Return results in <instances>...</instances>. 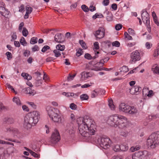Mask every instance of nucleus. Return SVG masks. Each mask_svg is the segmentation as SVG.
<instances>
[{
	"instance_id": "1",
	"label": "nucleus",
	"mask_w": 159,
	"mask_h": 159,
	"mask_svg": "<svg viewBox=\"0 0 159 159\" xmlns=\"http://www.w3.org/2000/svg\"><path fill=\"white\" fill-rule=\"evenodd\" d=\"M77 122L80 134L87 139H90L95 134L96 126L93 120L87 116L77 119Z\"/></svg>"
},
{
	"instance_id": "2",
	"label": "nucleus",
	"mask_w": 159,
	"mask_h": 159,
	"mask_svg": "<svg viewBox=\"0 0 159 159\" xmlns=\"http://www.w3.org/2000/svg\"><path fill=\"white\" fill-rule=\"evenodd\" d=\"M109 125L115 127L123 129L127 125L126 118L123 116L114 114L110 116L107 120Z\"/></svg>"
},
{
	"instance_id": "3",
	"label": "nucleus",
	"mask_w": 159,
	"mask_h": 159,
	"mask_svg": "<svg viewBox=\"0 0 159 159\" xmlns=\"http://www.w3.org/2000/svg\"><path fill=\"white\" fill-rule=\"evenodd\" d=\"M39 117L40 114L38 111H34L29 113L24 118L25 127L27 129L30 128L38 123Z\"/></svg>"
},
{
	"instance_id": "4",
	"label": "nucleus",
	"mask_w": 159,
	"mask_h": 159,
	"mask_svg": "<svg viewBox=\"0 0 159 159\" xmlns=\"http://www.w3.org/2000/svg\"><path fill=\"white\" fill-rule=\"evenodd\" d=\"M97 146H100L102 148L107 149L110 146L111 141L110 139L106 136H97L93 139Z\"/></svg>"
},
{
	"instance_id": "5",
	"label": "nucleus",
	"mask_w": 159,
	"mask_h": 159,
	"mask_svg": "<svg viewBox=\"0 0 159 159\" xmlns=\"http://www.w3.org/2000/svg\"><path fill=\"white\" fill-rule=\"evenodd\" d=\"M147 145L152 149L159 145V131L152 133L147 139Z\"/></svg>"
},
{
	"instance_id": "6",
	"label": "nucleus",
	"mask_w": 159,
	"mask_h": 159,
	"mask_svg": "<svg viewBox=\"0 0 159 159\" xmlns=\"http://www.w3.org/2000/svg\"><path fill=\"white\" fill-rule=\"evenodd\" d=\"M48 115L55 122L60 123L61 122L62 118L58 113L59 111L57 108L50 107L47 109Z\"/></svg>"
},
{
	"instance_id": "7",
	"label": "nucleus",
	"mask_w": 159,
	"mask_h": 159,
	"mask_svg": "<svg viewBox=\"0 0 159 159\" xmlns=\"http://www.w3.org/2000/svg\"><path fill=\"white\" fill-rule=\"evenodd\" d=\"M119 108L120 111L128 113L131 114H136L138 111L137 109L134 106H129L124 103H120L119 106Z\"/></svg>"
},
{
	"instance_id": "8",
	"label": "nucleus",
	"mask_w": 159,
	"mask_h": 159,
	"mask_svg": "<svg viewBox=\"0 0 159 159\" xmlns=\"http://www.w3.org/2000/svg\"><path fill=\"white\" fill-rule=\"evenodd\" d=\"M130 57L129 62L131 64L135 63L137 61H139L141 59L140 54L137 50L132 52L130 53Z\"/></svg>"
},
{
	"instance_id": "9",
	"label": "nucleus",
	"mask_w": 159,
	"mask_h": 159,
	"mask_svg": "<svg viewBox=\"0 0 159 159\" xmlns=\"http://www.w3.org/2000/svg\"><path fill=\"white\" fill-rule=\"evenodd\" d=\"M148 155L147 151H139L132 154V159H146Z\"/></svg>"
},
{
	"instance_id": "10",
	"label": "nucleus",
	"mask_w": 159,
	"mask_h": 159,
	"mask_svg": "<svg viewBox=\"0 0 159 159\" xmlns=\"http://www.w3.org/2000/svg\"><path fill=\"white\" fill-rule=\"evenodd\" d=\"M60 140V136L58 131L56 129L52 133L50 139V143L55 144Z\"/></svg>"
},
{
	"instance_id": "11",
	"label": "nucleus",
	"mask_w": 159,
	"mask_h": 159,
	"mask_svg": "<svg viewBox=\"0 0 159 159\" xmlns=\"http://www.w3.org/2000/svg\"><path fill=\"white\" fill-rule=\"evenodd\" d=\"M141 17L143 22L146 24H149L150 20L149 15L147 11L145 10H143L141 13Z\"/></svg>"
},
{
	"instance_id": "12",
	"label": "nucleus",
	"mask_w": 159,
	"mask_h": 159,
	"mask_svg": "<svg viewBox=\"0 0 159 159\" xmlns=\"http://www.w3.org/2000/svg\"><path fill=\"white\" fill-rule=\"evenodd\" d=\"M105 34V31L104 28L101 27L98 30L96 31L94 34L97 38L100 39L104 37Z\"/></svg>"
},
{
	"instance_id": "13",
	"label": "nucleus",
	"mask_w": 159,
	"mask_h": 159,
	"mask_svg": "<svg viewBox=\"0 0 159 159\" xmlns=\"http://www.w3.org/2000/svg\"><path fill=\"white\" fill-rule=\"evenodd\" d=\"M129 90L130 93L137 95L141 90V88L139 86H135Z\"/></svg>"
},
{
	"instance_id": "14",
	"label": "nucleus",
	"mask_w": 159,
	"mask_h": 159,
	"mask_svg": "<svg viewBox=\"0 0 159 159\" xmlns=\"http://www.w3.org/2000/svg\"><path fill=\"white\" fill-rule=\"evenodd\" d=\"M62 34L61 33L55 35L54 37L55 41L58 43H63L64 41V39L62 38Z\"/></svg>"
},
{
	"instance_id": "15",
	"label": "nucleus",
	"mask_w": 159,
	"mask_h": 159,
	"mask_svg": "<svg viewBox=\"0 0 159 159\" xmlns=\"http://www.w3.org/2000/svg\"><path fill=\"white\" fill-rule=\"evenodd\" d=\"M81 75V79L82 80H85L87 79L89 77L92 76L91 74L89 72H85L84 71L82 72Z\"/></svg>"
},
{
	"instance_id": "16",
	"label": "nucleus",
	"mask_w": 159,
	"mask_h": 159,
	"mask_svg": "<svg viewBox=\"0 0 159 159\" xmlns=\"http://www.w3.org/2000/svg\"><path fill=\"white\" fill-rule=\"evenodd\" d=\"M24 90L26 94H29L30 96H33L36 93V91L34 90H32L29 87L25 88Z\"/></svg>"
},
{
	"instance_id": "17",
	"label": "nucleus",
	"mask_w": 159,
	"mask_h": 159,
	"mask_svg": "<svg viewBox=\"0 0 159 159\" xmlns=\"http://www.w3.org/2000/svg\"><path fill=\"white\" fill-rule=\"evenodd\" d=\"M5 131L7 132L12 133L14 134H17L19 132L17 129L12 127L6 128Z\"/></svg>"
},
{
	"instance_id": "18",
	"label": "nucleus",
	"mask_w": 159,
	"mask_h": 159,
	"mask_svg": "<svg viewBox=\"0 0 159 159\" xmlns=\"http://www.w3.org/2000/svg\"><path fill=\"white\" fill-rule=\"evenodd\" d=\"M104 14H106L108 16H107V20L109 21H111L113 19V15L111 12H109L108 10H106L104 12Z\"/></svg>"
},
{
	"instance_id": "19",
	"label": "nucleus",
	"mask_w": 159,
	"mask_h": 159,
	"mask_svg": "<svg viewBox=\"0 0 159 159\" xmlns=\"http://www.w3.org/2000/svg\"><path fill=\"white\" fill-rule=\"evenodd\" d=\"M120 150L123 151H127L129 148L128 145L125 143L120 145Z\"/></svg>"
},
{
	"instance_id": "20",
	"label": "nucleus",
	"mask_w": 159,
	"mask_h": 159,
	"mask_svg": "<svg viewBox=\"0 0 159 159\" xmlns=\"http://www.w3.org/2000/svg\"><path fill=\"white\" fill-rule=\"evenodd\" d=\"M69 126L66 129L67 132L70 134H72L74 133V128L73 127V125H70V126L69 125H67V127Z\"/></svg>"
},
{
	"instance_id": "21",
	"label": "nucleus",
	"mask_w": 159,
	"mask_h": 159,
	"mask_svg": "<svg viewBox=\"0 0 159 159\" xmlns=\"http://www.w3.org/2000/svg\"><path fill=\"white\" fill-rule=\"evenodd\" d=\"M14 122V120L12 118H5L4 120V123L7 124H11Z\"/></svg>"
},
{
	"instance_id": "22",
	"label": "nucleus",
	"mask_w": 159,
	"mask_h": 159,
	"mask_svg": "<svg viewBox=\"0 0 159 159\" xmlns=\"http://www.w3.org/2000/svg\"><path fill=\"white\" fill-rule=\"evenodd\" d=\"M108 106L111 110H113L115 109V106L111 99H109L108 100Z\"/></svg>"
},
{
	"instance_id": "23",
	"label": "nucleus",
	"mask_w": 159,
	"mask_h": 159,
	"mask_svg": "<svg viewBox=\"0 0 159 159\" xmlns=\"http://www.w3.org/2000/svg\"><path fill=\"white\" fill-rule=\"evenodd\" d=\"M56 48L58 50L62 51L64 50L65 46L64 45H62L60 44H59L56 46Z\"/></svg>"
},
{
	"instance_id": "24",
	"label": "nucleus",
	"mask_w": 159,
	"mask_h": 159,
	"mask_svg": "<svg viewBox=\"0 0 159 159\" xmlns=\"http://www.w3.org/2000/svg\"><path fill=\"white\" fill-rule=\"evenodd\" d=\"M13 101L17 105H21L20 101L18 97H14L13 99Z\"/></svg>"
},
{
	"instance_id": "25",
	"label": "nucleus",
	"mask_w": 159,
	"mask_h": 159,
	"mask_svg": "<svg viewBox=\"0 0 159 159\" xmlns=\"http://www.w3.org/2000/svg\"><path fill=\"white\" fill-rule=\"evenodd\" d=\"M103 17V15L101 13H96L92 16V18L93 20H95L97 18H102Z\"/></svg>"
},
{
	"instance_id": "26",
	"label": "nucleus",
	"mask_w": 159,
	"mask_h": 159,
	"mask_svg": "<svg viewBox=\"0 0 159 159\" xmlns=\"http://www.w3.org/2000/svg\"><path fill=\"white\" fill-rule=\"evenodd\" d=\"M80 98L82 101L87 100L89 98V96L86 94H83L80 96Z\"/></svg>"
},
{
	"instance_id": "27",
	"label": "nucleus",
	"mask_w": 159,
	"mask_h": 159,
	"mask_svg": "<svg viewBox=\"0 0 159 159\" xmlns=\"http://www.w3.org/2000/svg\"><path fill=\"white\" fill-rule=\"evenodd\" d=\"M20 42L21 44L23 46H25L27 45V42L24 37H22L20 39Z\"/></svg>"
},
{
	"instance_id": "28",
	"label": "nucleus",
	"mask_w": 159,
	"mask_h": 159,
	"mask_svg": "<svg viewBox=\"0 0 159 159\" xmlns=\"http://www.w3.org/2000/svg\"><path fill=\"white\" fill-rule=\"evenodd\" d=\"M121 71H123L125 73L127 72L129 70V69L127 66H123L120 69Z\"/></svg>"
},
{
	"instance_id": "29",
	"label": "nucleus",
	"mask_w": 159,
	"mask_h": 159,
	"mask_svg": "<svg viewBox=\"0 0 159 159\" xmlns=\"http://www.w3.org/2000/svg\"><path fill=\"white\" fill-rule=\"evenodd\" d=\"M10 13L9 11H8V10L6 9L3 12V13H2L1 15L6 18L8 17V16Z\"/></svg>"
},
{
	"instance_id": "30",
	"label": "nucleus",
	"mask_w": 159,
	"mask_h": 159,
	"mask_svg": "<svg viewBox=\"0 0 159 159\" xmlns=\"http://www.w3.org/2000/svg\"><path fill=\"white\" fill-rule=\"evenodd\" d=\"M53 52L54 53L55 56L56 57H58L61 55V52L57 49L54 50Z\"/></svg>"
},
{
	"instance_id": "31",
	"label": "nucleus",
	"mask_w": 159,
	"mask_h": 159,
	"mask_svg": "<svg viewBox=\"0 0 159 159\" xmlns=\"http://www.w3.org/2000/svg\"><path fill=\"white\" fill-rule=\"evenodd\" d=\"M37 42V38L36 37H33L31 38L30 43L32 44H35Z\"/></svg>"
},
{
	"instance_id": "32",
	"label": "nucleus",
	"mask_w": 159,
	"mask_h": 159,
	"mask_svg": "<svg viewBox=\"0 0 159 159\" xmlns=\"http://www.w3.org/2000/svg\"><path fill=\"white\" fill-rule=\"evenodd\" d=\"M79 43L83 49H86L87 46H86V43L83 40H80L79 41Z\"/></svg>"
},
{
	"instance_id": "33",
	"label": "nucleus",
	"mask_w": 159,
	"mask_h": 159,
	"mask_svg": "<svg viewBox=\"0 0 159 159\" xmlns=\"http://www.w3.org/2000/svg\"><path fill=\"white\" fill-rule=\"evenodd\" d=\"M22 34L23 36L25 37H26L28 34V32L27 30L25 27L23 28V30L22 31Z\"/></svg>"
},
{
	"instance_id": "34",
	"label": "nucleus",
	"mask_w": 159,
	"mask_h": 159,
	"mask_svg": "<svg viewBox=\"0 0 159 159\" xmlns=\"http://www.w3.org/2000/svg\"><path fill=\"white\" fill-rule=\"evenodd\" d=\"M82 9L85 12H88L89 10L88 7L85 5H83L81 6Z\"/></svg>"
},
{
	"instance_id": "35",
	"label": "nucleus",
	"mask_w": 159,
	"mask_h": 159,
	"mask_svg": "<svg viewBox=\"0 0 159 159\" xmlns=\"http://www.w3.org/2000/svg\"><path fill=\"white\" fill-rule=\"evenodd\" d=\"M33 8L31 7H30L29 6H26V12L28 13V14H30L33 11Z\"/></svg>"
},
{
	"instance_id": "36",
	"label": "nucleus",
	"mask_w": 159,
	"mask_h": 159,
	"mask_svg": "<svg viewBox=\"0 0 159 159\" xmlns=\"http://www.w3.org/2000/svg\"><path fill=\"white\" fill-rule=\"evenodd\" d=\"M50 49V47L48 45H45L43 47L41 50V52H45L46 51Z\"/></svg>"
},
{
	"instance_id": "37",
	"label": "nucleus",
	"mask_w": 159,
	"mask_h": 159,
	"mask_svg": "<svg viewBox=\"0 0 159 159\" xmlns=\"http://www.w3.org/2000/svg\"><path fill=\"white\" fill-rule=\"evenodd\" d=\"M140 149V147L138 146H136L135 147H131L130 150L132 152H134L135 151H137L139 150Z\"/></svg>"
},
{
	"instance_id": "38",
	"label": "nucleus",
	"mask_w": 159,
	"mask_h": 159,
	"mask_svg": "<svg viewBox=\"0 0 159 159\" xmlns=\"http://www.w3.org/2000/svg\"><path fill=\"white\" fill-rule=\"evenodd\" d=\"M99 92L98 91H96L95 90H93L91 94V97L94 98L98 95Z\"/></svg>"
},
{
	"instance_id": "39",
	"label": "nucleus",
	"mask_w": 159,
	"mask_h": 159,
	"mask_svg": "<svg viewBox=\"0 0 159 159\" xmlns=\"http://www.w3.org/2000/svg\"><path fill=\"white\" fill-rule=\"evenodd\" d=\"M42 80H36L35 82V85L36 86H41L42 84Z\"/></svg>"
},
{
	"instance_id": "40",
	"label": "nucleus",
	"mask_w": 159,
	"mask_h": 159,
	"mask_svg": "<svg viewBox=\"0 0 159 159\" xmlns=\"http://www.w3.org/2000/svg\"><path fill=\"white\" fill-rule=\"evenodd\" d=\"M120 133V135L125 137L127 136L128 134V132L125 130H122Z\"/></svg>"
},
{
	"instance_id": "41",
	"label": "nucleus",
	"mask_w": 159,
	"mask_h": 159,
	"mask_svg": "<svg viewBox=\"0 0 159 159\" xmlns=\"http://www.w3.org/2000/svg\"><path fill=\"white\" fill-rule=\"evenodd\" d=\"M113 149L115 152L119 151L120 150V145H115L113 147Z\"/></svg>"
},
{
	"instance_id": "42",
	"label": "nucleus",
	"mask_w": 159,
	"mask_h": 159,
	"mask_svg": "<svg viewBox=\"0 0 159 159\" xmlns=\"http://www.w3.org/2000/svg\"><path fill=\"white\" fill-rule=\"evenodd\" d=\"M94 47L93 50L96 51L99 48V43L98 42H96L93 43Z\"/></svg>"
},
{
	"instance_id": "43",
	"label": "nucleus",
	"mask_w": 159,
	"mask_h": 159,
	"mask_svg": "<svg viewBox=\"0 0 159 159\" xmlns=\"http://www.w3.org/2000/svg\"><path fill=\"white\" fill-rule=\"evenodd\" d=\"M128 33L131 35L134 36L135 34L134 31L131 28H129L128 30Z\"/></svg>"
},
{
	"instance_id": "44",
	"label": "nucleus",
	"mask_w": 159,
	"mask_h": 159,
	"mask_svg": "<svg viewBox=\"0 0 159 159\" xmlns=\"http://www.w3.org/2000/svg\"><path fill=\"white\" fill-rule=\"evenodd\" d=\"M112 45L113 46L119 47L120 46V43L118 41L113 42L112 43Z\"/></svg>"
},
{
	"instance_id": "45",
	"label": "nucleus",
	"mask_w": 159,
	"mask_h": 159,
	"mask_svg": "<svg viewBox=\"0 0 159 159\" xmlns=\"http://www.w3.org/2000/svg\"><path fill=\"white\" fill-rule=\"evenodd\" d=\"M76 75V74H75L72 75H70V74L69 75V76L67 77V80L68 81H69L72 80L73 79L74 77Z\"/></svg>"
},
{
	"instance_id": "46",
	"label": "nucleus",
	"mask_w": 159,
	"mask_h": 159,
	"mask_svg": "<svg viewBox=\"0 0 159 159\" xmlns=\"http://www.w3.org/2000/svg\"><path fill=\"white\" fill-rule=\"evenodd\" d=\"M32 51L33 52L38 51L39 50V47L37 45H34L32 48Z\"/></svg>"
},
{
	"instance_id": "47",
	"label": "nucleus",
	"mask_w": 159,
	"mask_h": 159,
	"mask_svg": "<svg viewBox=\"0 0 159 159\" xmlns=\"http://www.w3.org/2000/svg\"><path fill=\"white\" fill-rule=\"evenodd\" d=\"M94 53L95 55L93 57H92V59H94L96 58H97L98 57V54H99L100 53L98 51H97L95 50H94Z\"/></svg>"
},
{
	"instance_id": "48",
	"label": "nucleus",
	"mask_w": 159,
	"mask_h": 159,
	"mask_svg": "<svg viewBox=\"0 0 159 159\" xmlns=\"http://www.w3.org/2000/svg\"><path fill=\"white\" fill-rule=\"evenodd\" d=\"M153 71L154 73L159 74V66H156L154 68Z\"/></svg>"
},
{
	"instance_id": "49",
	"label": "nucleus",
	"mask_w": 159,
	"mask_h": 159,
	"mask_svg": "<svg viewBox=\"0 0 159 159\" xmlns=\"http://www.w3.org/2000/svg\"><path fill=\"white\" fill-rule=\"evenodd\" d=\"M84 57L85 58L87 59L88 60H90L92 59V57L91 55L89 53H87L85 54Z\"/></svg>"
},
{
	"instance_id": "50",
	"label": "nucleus",
	"mask_w": 159,
	"mask_h": 159,
	"mask_svg": "<svg viewBox=\"0 0 159 159\" xmlns=\"http://www.w3.org/2000/svg\"><path fill=\"white\" fill-rule=\"evenodd\" d=\"M30 55V52L29 51L26 50L23 53L24 56L25 57H28Z\"/></svg>"
},
{
	"instance_id": "51",
	"label": "nucleus",
	"mask_w": 159,
	"mask_h": 159,
	"mask_svg": "<svg viewBox=\"0 0 159 159\" xmlns=\"http://www.w3.org/2000/svg\"><path fill=\"white\" fill-rule=\"evenodd\" d=\"M77 105L74 103H71L70 105V107L72 110H75L77 108Z\"/></svg>"
},
{
	"instance_id": "52",
	"label": "nucleus",
	"mask_w": 159,
	"mask_h": 159,
	"mask_svg": "<svg viewBox=\"0 0 159 159\" xmlns=\"http://www.w3.org/2000/svg\"><path fill=\"white\" fill-rule=\"evenodd\" d=\"M30 153L31 154V155L35 157L39 158L40 157L39 155H38L36 153L33 152L32 151H31Z\"/></svg>"
},
{
	"instance_id": "53",
	"label": "nucleus",
	"mask_w": 159,
	"mask_h": 159,
	"mask_svg": "<svg viewBox=\"0 0 159 159\" xmlns=\"http://www.w3.org/2000/svg\"><path fill=\"white\" fill-rule=\"evenodd\" d=\"M122 25L120 24H117L115 26V29L116 30H119L122 28Z\"/></svg>"
},
{
	"instance_id": "54",
	"label": "nucleus",
	"mask_w": 159,
	"mask_h": 159,
	"mask_svg": "<svg viewBox=\"0 0 159 159\" xmlns=\"http://www.w3.org/2000/svg\"><path fill=\"white\" fill-rule=\"evenodd\" d=\"M28 104L30 106L34 109L36 108V105L33 102H28Z\"/></svg>"
},
{
	"instance_id": "55",
	"label": "nucleus",
	"mask_w": 159,
	"mask_h": 159,
	"mask_svg": "<svg viewBox=\"0 0 159 159\" xmlns=\"http://www.w3.org/2000/svg\"><path fill=\"white\" fill-rule=\"evenodd\" d=\"M157 117V115H152L151 116H149V118L150 120H153L156 119Z\"/></svg>"
},
{
	"instance_id": "56",
	"label": "nucleus",
	"mask_w": 159,
	"mask_h": 159,
	"mask_svg": "<svg viewBox=\"0 0 159 159\" xmlns=\"http://www.w3.org/2000/svg\"><path fill=\"white\" fill-rule=\"evenodd\" d=\"M152 44H150V43L148 42H146L145 44L146 48L148 49L152 47Z\"/></svg>"
},
{
	"instance_id": "57",
	"label": "nucleus",
	"mask_w": 159,
	"mask_h": 159,
	"mask_svg": "<svg viewBox=\"0 0 159 159\" xmlns=\"http://www.w3.org/2000/svg\"><path fill=\"white\" fill-rule=\"evenodd\" d=\"M109 0H104L102 2V4L104 6H107L109 5Z\"/></svg>"
},
{
	"instance_id": "58",
	"label": "nucleus",
	"mask_w": 159,
	"mask_h": 159,
	"mask_svg": "<svg viewBox=\"0 0 159 159\" xmlns=\"http://www.w3.org/2000/svg\"><path fill=\"white\" fill-rule=\"evenodd\" d=\"M24 25V23L23 22H21L20 23L19 25L18 29L19 31L21 32L22 30V28Z\"/></svg>"
},
{
	"instance_id": "59",
	"label": "nucleus",
	"mask_w": 159,
	"mask_h": 159,
	"mask_svg": "<svg viewBox=\"0 0 159 159\" xmlns=\"http://www.w3.org/2000/svg\"><path fill=\"white\" fill-rule=\"evenodd\" d=\"M89 10L91 12H93L96 10V8L95 7L93 6V5L90 6L89 7Z\"/></svg>"
},
{
	"instance_id": "60",
	"label": "nucleus",
	"mask_w": 159,
	"mask_h": 159,
	"mask_svg": "<svg viewBox=\"0 0 159 159\" xmlns=\"http://www.w3.org/2000/svg\"><path fill=\"white\" fill-rule=\"evenodd\" d=\"M111 8L114 10H116L117 8V5L116 3H113L111 5Z\"/></svg>"
},
{
	"instance_id": "61",
	"label": "nucleus",
	"mask_w": 159,
	"mask_h": 159,
	"mask_svg": "<svg viewBox=\"0 0 159 159\" xmlns=\"http://www.w3.org/2000/svg\"><path fill=\"white\" fill-rule=\"evenodd\" d=\"M55 59L52 57H48L46 59V61L47 62H50L52 61H53Z\"/></svg>"
},
{
	"instance_id": "62",
	"label": "nucleus",
	"mask_w": 159,
	"mask_h": 159,
	"mask_svg": "<svg viewBox=\"0 0 159 159\" xmlns=\"http://www.w3.org/2000/svg\"><path fill=\"white\" fill-rule=\"evenodd\" d=\"M136 44V43L135 42H134L133 43H129L127 44V46L129 47H131L135 45Z\"/></svg>"
},
{
	"instance_id": "63",
	"label": "nucleus",
	"mask_w": 159,
	"mask_h": 159,
	"mask_svg": "<svg viewBox=\"0 0 159 159\" xmlns=\"http://www.w3.org/2000/svg\"><path fill=\"white\" fill-rule=\"evenodd\" d=\"M6 54L7 56V59L8 60H9V58L10 57L11 58V56L12 55L11 53L10 52H7L6 53Z\"/></svg>"
},
{
	"instance_id": "64",
	"label": "nucleus",
	"mask_w": 159,
	"mask_h": 159,
	"mask_svg": "<svg viewBox=\"0 0 159 159\" xmlns=\"http://www.w3.org/2000/svg\"><path fill=\"white\" fill-rule=\"evenodd\" d=\"M153 92L152 90H150L147 96L149 97H151L153 95Z\"/></svg>"
}]
</instances>
